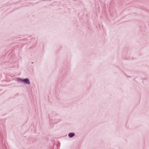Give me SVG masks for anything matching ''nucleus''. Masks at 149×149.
Segmentation results:
<instances>
[{
	"label": "nucleus",
	"instance_id": "f257e3e1",
	"mask_svg": "<svg viewBox=\"0 0 149 149\" xmlns=\"http://www.w3.org/2000/svg\"><path fill=\"white\" fill-rule=\"evenodd\" d=\"M21 81L23 84H26L28 85L30 84V83L29 80L27 79H25L23 80H21Z\"/></svg>",
	"mask_w": 149,
	"mask_h": 149
},
{
	"label": "nucleus",
	"instance_id": "f03ea898",
	"mask_svg": "<svg viewBox=\"0 0 149 149\" xmlns=\"http://www.w3.org/2000/svg\"><path fill=\"white\" fill-rule=\"evenodd\" d=\"M74 135V134L73 133H70L68 134V136L70 138H72Z\"/></svg>",
	"mask_w": 149,
	"mask_h": 149
}]
</instances>
